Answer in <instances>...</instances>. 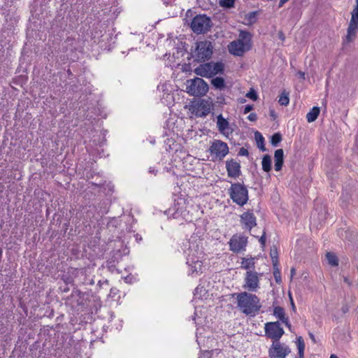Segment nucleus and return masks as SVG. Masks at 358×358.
Instances as JSON below:
<instances>
[{"mask_svg": "<svg viewBox=\"0 0 358 358\" xmlns=\"http://www.w3.org/2000/svg\"><path fill=\"white\" fill-rule=\"evenodd\" d=\"M234 296H236L237 308L242 313L252 317L258 314L262 304L257 296L250 292L236 293Z\"/></svg>", "mask_w": 358, "mask_h": 358, "instance_id": "1", "label": "nucleus"}, {"mask_svg": "<svg viewBox=\"0 0 358 358\" xmlns=\"http://www.w3.org/2000/svg\"><path fill=\"white\" fill-rule=\"evenodd\" d=\"M186 264L188 267L187 275L196 277L203 272V265L201 261L202 251H199L198 245H190L186 252Z\"/></svg>", "mask_w": 358, "mask_h": 358, "instance_id": "2", "label": "nucleus"}, {"mask_svg": "<svg viewBox=\"0 0 358 358\" xmlns=\"http://www.w3.org/2000/svg\"><path fill=\"white\" fill-rule=\"evenodd\" d=\"M252 48V36L247 31H241L238 38L229 43V52L234 55L241 57Z\"/></svg>", "mask_w": 358, "mask_h": 358, "instance_id": "3", "label": "nucleus"}, {"mask_svg": "<svg viewBox=\"0 0 358 358\" xmlns=\"http://www.w3.org/2000/svg\"><path fill=\"white\" fill-rule=\"evenodd\" d=\"M165 213L168 216L172 217L174 219L181 218L186 221L192 220L188 201L185 197L177 196L174 199L173 204Z\"/></svg>", "mask_w": 358, "mask_h": 358, "instance_id": "4", "label": "nucleus"}, {"mask_svg": "<svg viewBox=\"0 0 358 358\" xmlns=\"http://www.w3.org/2000/svg\"><path fill=\"white\" fill-rule=\"evenodd\" d=\"M228 193L232 201L240 206H243L248 201V189L244 184L231 183Z\"/></svg>", "mask_w": 358, "mask_h": 358, "instance_id": "5", "label": "nucleus"}, {"mask_svg": "<svg viewBox=\"0 0 358 358\" xmlns=\"http://www.w3.org/2000/svg\"><path fill=\"white\" fill-rule=\"evenodd\" d=\"M224 64L222 62H208L200 64L194 69V73L201 77L210 78L223 73Z\"/></svg>", "mask_w": 358, "mask_h": 358, "instance_id": "6", "label": "nucleus"}, {"mask_svg": "<svg viewBox=\"0 0 358 358\" xmlns=\"http://www.w3.org/2000/svg\"><path fill=\"white\" fill-rule=\"evenodd\" d=\"M187 92L194 96H203L208 91V85L201 78L189 79L186 83Z\"/></svg>", "mask_w": 358, "mask_h": 358, "instance_id": "7", "label": "nucleus"}, {"mask_svg": "<svg viewBox=\"0 0 358 358\" xmlns=\"http://www.w3.org/2000/svg\"><path fill=\"white\" fill-rule=\"evenodd\" d=\"M213 54V46L210 41H203L196 43L195 50L192 52V57L197 62H204L210 58Z\"/></svg>", "mask_w": 358, "mask_h": 358, "instance_id": "8", "label": "nucleus"}, {"mask_svg": "<svg viewBox=\"0 0 358 358\" xmlns=\"http://www.w3.org/2000/svg\"><path fill=\"white\" fill-rule=\"evenodd\" d=\"M212 26V22L206 15H197L192 20L191 29L196 34L208 31Z\"/></svg>", "mask_w": 358, "mask_h": 358, "instance_id": "9", "label": "nucleus"}, {"mask_svg": "<svg viewBox=\"0 0 358 358\" xmlns=\"http://www.w3.org/2000/svg\"><path fill=\"white\" fill-rule=\"evenodd\" d=\"M262 273L255 271H247L244 276L243 287L250 292H256L260 288L259 278Z\"/></svg>", "mask_w": 358, "mask_h": 358, "instance_id": "10", "label": "nucleus"}, {"mask_svg": "<svg viewBox=\"0 0 358 358\" xmlns=\"http://www.w3.org/2000/svg\"><path fill=\"white\" fill-rule=\"evenodd\" d=\"M358 31V0H356V5L351 12V19L347 29V35L345 36V42H352Z\"/></svg>", "mask_w": 358, "mask_h": 358, "instance_id": "11", "label": "nucleus"}, {"mask_svg": "<svg viewBox=\"0 0 358 358\" xmlns=\"http://www.w3.org/2000/svg\"><path fill=\"white\" fill-rule=\"evenodd\" d=\"M248 245V237L241 234H236L229 241V250L234 253L245 251Z\"/></svg>", "mask_w": 358, "mask_h": 358, "instance_id": "12", "label": "nucleus"}, {"mask_svg": "<svg viewBox=\"0 0 358 358\" xmlns=\"http://www.w3.org/2000/svg\"><path fill=\"white\" fill-rule=\"evenodd\" d=\"M69 301H70L71 308L77 312V315H79V313L83 311L86 302L85 294L78 289L73 290Z\"/></svg>", "mask_w": 358, "mask_h": 358, "instance_id": "13", "label": "nucleus"}, {"mask_svg": "<svg viewBox=\"0 0 358 358\" xmlns=\"http://www.w3.org/2000/svg\"><path fill=\"white\" fill-rule=\"evenodd\" d=\"M208 151L215 156V159L222 160L228 155L229 147L226 143L220 140H215L209 148Z\"/></svg>", "mask_w": 358, "mask_h": 358, "instance_id": "14", "label": "nucleus"}, {"mask_svg": "<svg viewBox=\"0 0 358 358\" xmlns=\"http://www.w3.org/2000/svg\"><path fill=\"white\" fill-rule=\"evenodd\" d=\"M290 352V348L279 341H273L268 350L270 358H285Z\"/></svg>", "mask_w": 358, "mask_h": 358, "instance_id": "15", "label": "nucleus"}, {"mask_svg": "<svg viewBox=\"0 0 358 358\" xmlns=\"http://www.w3.org/2000/svg\"><path fill=\"white\" fill-rule=\"evenodd\" d=\"M107 204V202L102 201L99 203L100 206L99 207L95 206H90V209L86 212V217L90 218L92 222L99 221L102 216L108 213Z\"/></svg>", "mask_w": 358, "mask_h": 358, "instance_id": "16", "label": "nucleus"}, {"mask_svg": "<svg viewBox=\"0 0 358 358\" xmlns=\"http://www.w3.org/2000/svg\"><path fill=\"white\" fill-rule=\"evenodd\" d=\"M264 329L266 335L275 342L279 341V339L284 334V330L279 322H267L265 324Z\"/></svg>", "mask_w": 358, "mask_h": 358, "instance_id": "17", "label": "nucleus"}, {"mask_svg": "<svg viewBox=\"0 0 358 358\" xmlns=\"http://www.w3.org/2000/svg\"><path fill=\"white\" fill-rule=\"evenodd\" d=\"M240 222L243 229L250 231L257 225V218L252 210H248L240 215Z\"/></svg>", "mask_w": 358, "mask_h": 358, "instance_id": "18", "label": "nucleus"}, {"mask_svg": "<svg viewBox=\"0 0 358 358\" xmlns=\"http://www.w3.org/2000/svg\"><path fill=\"white\" fill-rule=\"evenodd\" d=\"M226 169L228 176L231 178H236L241 173L240 164L234 159L227 161Z\"/></svg>", "mask_w": 358, "mask_h": 358, "instance_id": "19", "label": "nucleus"}, {"mask_svg": "<svg viewBox=\"0 0 358 358\" xmlns=\"http://www.w3.org/2000/svg\"><path fill=\"white\" fill-rule=\"evenodd\" d=\"M217 127L219 131L227 137L233 132V130L229 127V122L221 114L217 117Z\"/></svg>", "mask_w": 358, "mask_h": 358, "instance_id": "20", "label": "nucleus"}, {"mask_svg": "<svg viewBox=\"0 0 358 358\" xmlns=\"http://www.w3.org/2000/svg\"><path fill=\"white\" fill-rule=\"evenodd\" d=\"M106 133L105 130H94V134L90 137L92 144L90 146L102 147L106 141Z\"/></svg>", "mask_w": 358, "mask_h": 358, "instance_id": "21", "label": "nucleus"}, {"mask_svg": "<svg viewBox=\"0 0 358 358\" xmlns=\"http://www.w3.org/2000/svg\"><path fill=\"white\" fill-rule=\"evenodd\" d=\"M85 96L82 98L80 96L79 97V111L80 113H87V117H89V120H90L92 117V115H90V113L96 114L97 111L99 110V108L94 106L92 103H90L89 106H86L85 105L83 104V101H85Z\"/></svg>", "mask_w": 358, "mask_h": 358, "instance_id": "22", "label": "nucleus"}, {"mask_svg": "<svg viewBox=\"0 0 358 358\" xmlns=\"http://www.w3.org/2000/svg\"><path fill=\"white\" fill-rule=\"evenodd\" d=\"M274 168L276 171H280L284 164V151L282 149H278L274 152Z\"/></svg>", "mask_w": 358, "mask_h": 358, "instance_id": "23", "label": "nucleus"}, {"mask_svg": "<svg viewBox=\"0 0 358 358\" xmlns=\"http://www.w3.org/2000/svg\"><path fill=\"white\" fill-rule=\"evenodd\" d=\"M73 271L76 272V280H73L74 282L86 285H93L94 283L92 279H85V271L83 269H76Z\"/></svg>", "mask_w": 358, "mask_h": 358, "instance_id": "24", "label": "nucleus"}, {"mask_svg": "<svg viewBox=\"0 0 358 358\" xmlns=\"http://www.w3.org/2000/svg\"><path fill=\"white\" fill-rule=\"evenodd\" d=\"M193 111L197 117H206L210 113L209 107L203 103H196L193 106Z\"/></svg>", "mask_w": 358, "mask_h": 358, "instance_id": "25", "label": "nucleus"}, {"mask_svg": "<svg viewBox=\"0 0 358 358\" xmlns=\"http://www.w3.org/2000/svg\"><path fill=\"white\" fill-rule=\"evenodd\" d=\"M273 315L278 318L282 323L285 324L289 329L291 328L288 317H285V310L280 306H276L273 310Z\"/></svg>", "mask_w": 358, "mask_h": 358, "instance_id": "26", "label": "nucleus"}, {"mask_svg": "<svg viewBox=\"0 0 358 358\" xmlns=\"http://www.w3.org/2000/svg\"><path fill=\"white\" fill-rule=\"evenodd\" d=\"M255 259L254 257L243 258L241 261V268L247 271H255Z\"/></svg>", "mask_w": 358, "mask_h": 358, "instance_id": "27", "label": "nucleus"}, {"mask_svg": "<svg viewBox=\"0 0 358 358\" xmlns=\"http://www.w3.org/2000/svg\"><path fill=\"white\" fill-rule=\"evenodd\" d=\"M211 85L213 87L219 90H222L225 88V81L222 77H215L211 80Z\"/></svg>", "mask_w": 358, "mask_h": 358, "instance_id": "28", "label": "nucleus"}, {"mask_svg": "<svg viewBox=\"0 0 358 358\" xmlns=\"http://www.w3.org/2000/svg\"><path fill=\"white\" fill-rule=\"evenodd\" d=\"M320 109L318 106H314L306 115V119L308 122H313L317 118Z\"/></svg>", "mask_w": 358, "mask_h": 358, "instance_id": "29", "label": "nucleus"}, {"mask_svg": "<svg viewBox=\"0 0 358 358\" xmlns=\"http://www.w3.org/2000/svg\"><path fill=\"white\" fill-rule=\"evenodd\" d=\"M262 170L269 172L271 170V158L268 155H265L262 161Z\"/></svg>", "mask_w": 358, "mask_h": 358, "instance_id": "30", "label": "nucleus"}, {"mask_svg": "<svg viewBox=\"0 0 358 358\" xmlns=\"http://www.w3.org/2000/svg\"><path fill=\"white\" fill-rule=\"evenodd\" d=\"M255 137L259 149L263 152L266 151V148L264 145V138L261 134V133L259 131H256L255 133Z\"/></svg>", "mask_w": 358, "mask_h": 358, "instance_id": "31", "label": "nucleus"}, {"mask_svg": "<svg viewBox=\"0 0 358 358\" xmlns=\"http://www.w3.org/2000/svg\"><path fill=\"white\" fill-rule=\"evenodd\" d=\"M296 345L299 351V358H303L304 357V350H305V343L303 338L301 336H299L296 338Z\"/></svg>", "mask_w": 358, "mask_h": 358, "instance_id": "32", "label": "nucleus"}, {"mask_svg": "<svg viewBox=\"0 0 358 358\" xmlns=\"http://www.w3.org/2000/svg\"><path fill=\"white\" fill-rule=\"evenodd\" d=\"M326 257L328 262V264L331 266H337L338 265V259L336 255L333 252H327L326 254Z\"/></svg>", "mask_w": 358, "mask_h": 358, "instance_id": "33", "label": "nucleus"}, {"mask_svg": "<svg viewBox=\"0 0 358 358\" xmlns=\"http://www.w3.org/2000/svg\"><path fill=\"white\" fill-rule=\"evenodd\" d=\"M278 102L281 106H287L289 103V92L284 90L279 96Z\"/></svg>", "mask_w": 358, "mask_h": 358, "instance_id": "34", "label": "nucleus"}, {"mask_svg": "<svg viewBox=\"0 0 358 358\" xmlns=\"http://www.w3.org/2000/svg\"><path fill=\"white\" fill-rule=\"evenodd\" d=\"M207 294V291L205 288L203 287H201L200 285L197 286L194 292V295L195 298L198 299H202L203 296H205Z\"/></svg>", "mask_w": 358, "mask_h": 358, "instance_id": "35", "label": "nucleus"}, {"mask_svg": "<svg viewBox=\"0 0 358 358\" xmlns=\"http://www.w3.org/2000/svg\"><path fill=\"white\" fill-rule=\"evenodd\" d=\"M282 141V135L279 133H275L271 136V143L273 146L276 147Z\"/></svg>", "mask_w": 358, "mask_h": 358, "instance_id": "36", "label": "nucleus"}, {"mask_svg": "<svg viewBox=\"0 0 358 358\" xmlns=\"http://www.w3.org/2000/svg\"><path fill=\"white\" fill-rule=\"evenodd\" d=\"M235 0H220V6L223 8H231L234 6Z\"/></svg>", "mask_w": 358, "mask_h": 358, "instance_id": "37", "label": "nucleus"}, {"mask_svg": "<svg viewBox=\"0 0 358 358\" xmlns=\"http://www.w3.org/2000/svg\"><path fill=\"white\" fill-rule=\"evenodd\" d=\"M273 276L275 278V280L277 283L281 282V275H280V271L278 268V265L273 266Z\"/></svg>", "mask_w": 358, "mask_h": 358, "instance_id": "38", "label": "nucleus"}, {"mask_svg": "<svg viewBox=\"0 0 358 358\" xmlns=\"http://www.w3.org/2000/svg\"><path fill=\"white\" fill-rule=\"evenodd\" d=\"M83 51H82V49L81 48H79V49H76L75 51H71V54H70V59L72 61V62H76L77 61L78 59H79V55L82 54Z\"/></svg>", "mask_w": 358, "mask_h": 358, "instance_id": "39", "label": "nucleus"}, {"mask_svg": "<svg viewBox=\"0 0 358 358\" xmlns=\"http://www.w3.org/2000/svg\"><path fill=\"white\" fill-rule=\"evenodd\" d=\"M270 256L272 259L273 266L278 265V252L276 250H271L270 252Z\"/></svg>", "mask_w": 358, "mask_h": 358, "instance_id": "40", "label": "nucleus"}, {"mask_svg": "<svg viewBox=\"0 0 358 358\" xmlns=\"http://www.w3.org/2000/svg\"><path fill=\"white\" fill-rule=\"evenodd\" d=\"M245 96L253 101H256L257 99V92L253 89H250Z\"/></svg>", "mask_w": 358, "mask_h": 358, "instance_id": "41", "label": "nucleus"}, {"mask_svg": "<svg viewBox=\"0 0 358 358\" xmlns=\"http://www.w3.org/2000/svg\"><path fill=\"white\" fill-rule=\"evenodd\" d=\"M90 183H91L92 185H94L96 187H100L103 185L104 180L101 178L99 180H96V181H94V182L92 181V182H90Z\"/></svg>", "mask_w": 358, "mask_h": 358, "instance_id": "42", "label": "nucleus"}, {"mask_svg": "<svg viewBox=\"0 0 358 358\" xmlns=\"http://www.w3.org/2000/svg\"><path fill=\"white\" fill-rule=\"evenodd\" d=\"M238 155L239 156H246V157H248L249 155V152H248V150L246 148H241L239 150Z\"/></svg>", "mask_w": 358, "mask_h": 358, "instance_id": "43", "label": "nucleus"}, {"mask_svg": "<svg viewBox=\"0 0 358 358\" xmlns=\"http://www.w3.org/2000/svg\"><path fill=\"white\" fill-rule=\"evenodd\" d=\"M259 241L262 246L265 245L266 243V232L264 231L262 236L259 238Z\"/></svg>", "mask_w": 358, "mask_h": 358, "instance_id": "44", "label": "nucleus"}, {"mask_svg": "<svg viewBox=\"0 0 358 358\" xmlns=\"http://www.w3.org/2000/svg\"><path fill=\"white\" fill-rule=\"evenodd\" d=\"M248 119L250 120V121H256L257 119V115L256 113H250L248 116Z\"/></svg>", "mask_w": 358, "mask_h": 358, "instance_id": "45", "label": "nucleus"}, {"mask_svg": "<svg viewBox=\"0 0 358 358\" xmlns=\"http://www.w3.org/2000/svg\"><path fill=\"white\" fill-rule=\"evenodd\" d=\"M252 109H253L252 105H247V106H245V107L244 108L243 113L247 114L249 112H250Z\"/></svg>", "mask_w": 358, "mask_h": 358, "instance_id": "46", "label": "nucleus"}, {"mask_svg": "<svg viewBox=\"0 0 358 358\" xmlns=\"http://www.w3.org/2000/svg\"><path fill=\"white\" fill-rule=\"evenodd\" d=\"M256 14H257V12L254 11V12H250V13H248V19L249 20H251V19H254L256 17Z\"/></svg>", "mask_w": 358, "mask_h": 358, "instance_id": "47", "label": "nucleus"}, {"mask_svg": "<svg viewBox=\"0 0 358 358\" xmlns=\"http://www.w3.org/2000/svg\"><path fill=\"white\" fill-rule=\"evenodd\" d=\"M157 172H158V171L155 167H150L149 173H152L155 176H156Z\"/></svg>", "mask_w": 358, "mask_h": 358, "instance_id": "48", "label": "nucleus"}, {"mask_svg": "<svg viewBox=\"0 0 358 358\" xmlns=\"http://www.w3.org/2000/svg\"><path fill=\"white\" fill-rule=\"evenodd\" d=\"M297 75L299 76V77L301 80H305V78H305V73H304V72H303V71H299V72L297 73Z\"/></svg>", "mask_w": 358, "mask_h": 358, "instance_id": "49", "label": "nucleus"}, {"mask_svg": "<svg viewBox=\"0 0 358 358\" xmlns=\"http://www.w3.org/2000/svg\"><path fill=\"white\" fill-rule=\"evenodd\" d=\"M164 3L166 4V6H169V5H172L174 2H175V0H162Z\"/></svg>", "mask_w": 358, "mask_h": 358, "instance_id": "50", "label": "nucleus"}, {"mask_svg": "<svg viewBox=\"0 0 358 358\" xmlns=\"http://www.w3.org/2000/svg\"><path fill=\"white\" fill-rule=\"evenodd\" d=\"M308 335H309V337L310 338V339L312 340V341L313 343H316V340H315V337L314 334L311 332H309Z\"/></svg>", "mask_w": 358, "mask_h": 358, "instance_id": "51", "label": "nucleus"}, {"mask_svg": "<svg viewBox=\"0 0 358 358\" xmlns=\"http://www.w3.org/2000/svg\"><path fill=\"white\" fill-rule=\"evenodd\" d=\"M289 0H280L278 7L281 8L285 3L289 1Z\"/></svg>", "mask_w": 358, "mask_h": 358, "instance_id": "52", "label": "nucleus"}, {"mask_svg": "<svg viewBox=\"0 0 358 358\" xmlns=\"http://www.w3.org/2000/svg\"><path fill=\"white\" fill-rule=\"evenodd\" d=\"M78 321V320L77 319V317H76L75 319H71V323L72 324H74L75 323H77Z\"/></svg>", "mask_w": 358, "mask_h": 358, "instance_id": "53", "label": "nucleus"}, {"mask_svg": "<svg viewBox=\"0 0 358 358\" xmlns=\"http://www.w3.org/2000/svg\"><path fill=\"white\" fill-rule=\"evenodd\" d=\"M68 75H69V80H73V78H71L73 76V74L71 73L69 69Z\"/></svg>", "mask_w": 358, "mask_h": 358, "instance_id": "54", "label": "nucleus"}, {"mask_svg": "<svg viewBox=\"0 0 358 358\" xmlns=\"http://www.w3.org/2000/svg\"><path fill=\"white\" fill-rule=\"evenodd\" d=\"M315 216V213H312L311 216H310L311 223L313 222Z\"/></svg>", "mask_w": 358, "mask_h": 358, "instance_id": "55", "label": "nucleus"}, {"mask_svg": "<svg viewBox=\"0 0 358 358\" xmlns=\"http://www.w3.org/2000/svg\"><path fill=\"white\" fill-rule=\"evenodd\" d=\"M291 304H292V307L293 310H295L296 307L294 303L293 299L292 298H291Z\"/></svg>", "mask_w": 358, "mask_h": 358, "instance_id": "56", "label": "nucleus"}, {"mask_svg": "<svg viewBox=\"0 0 358 358\" xmlns=\"http://www.w3.org/2000/svg\"><path fill=\"white\" fill-rule=\"evenodd\" d=\"M342 310L344 313H347L348 310V307H343Z\"/></svg>", "mask_w": 358, "mask_h": 358, "instance_id": "57", "label": "nucleus"}, {"mask_svg": "<svg viewBox=\"0 0 358 358\" xmlns=\"http://www.w3.org/2000/svg\"><path fill=\"white\" fill-rule=\"evenodd\" d=\"M295 274V269L292 268L291 269V275L293 276Z\"/></svg>", "mask_w": 358, "mask_h": 358, "instance_id": "58", "label": "nucleus"}, {"mask_svg": "<svg viewBox=\"0 0 358 358\" xmlns=\"http://www.w3.org/2000/svg\"><path fill=\"white\" fill-rule=\"evenodd\" d=\"M280 38H281L282 40L285 39V36H283V34L282 33L280 34Z\"/></svg>", "mask_w": 358, "mask_h": 358, "instance_id": "59", "label": "nucleus"}, {"mask_svg": "<svg viewBox=\"0 0 358 358\" xmlns=\"http://www.w3.org/2000/svg\"><path fill=\"white\" fill-rule=\"evenodd\" d=\"M330 358H338V357L336 355H331L330 356Z\"/></svg>", "mask_w": 358, "mask_h": 358, "instance_id": "60", "label": "nucleus"}, {"mask_svg": "<svg viewBox=\"0 0 358 358\" xmlns=\"http://www.w3.org/2000/svg\"><path fill=\"white\" fill-rule=\"evenodd\" d=\"M129 276H127V277L124 278V280H125V281H126L127 282L129 281Z\"/></svg>", "mask_w": 358, "mask_h": 358, "instance_id": "61", "label": "nucleus"}, {"mask_svg": "<svg viewBox=\"0 0 358 358\" xmlns=\"http://www.w3.org/2000/svg\"><path fill=\"white\" fill-rule=\"evenodd\" d=\"M271 115L273 117V118L275 117L274 112L273 110L271 111Z\"/></svg>", "mask_w": 358, "mask_h": 358, "instance_id": "62", "label": "nucleus"}, {"mask_svg": "<svg viewBox=\"0 0 358 358\" xmlns=\"http://www.w3.org/2000/svg\"><path fill=\"white\" fill-rule=\"evenodd\" d=\"M196 313H195L194 315L192 316V320H196Z\"/></svg>", "mask_w": 358, "mask_h": 358, "instance_id": "63", "label": "nucleus"}, {"mask_svg": "<svg viewBox=\"0 0 358 358\" xmlns=\"http://www.w3.org/2000/svg\"><path fill=\"white\" fill-rule=\"evenodd\" d=\"M344 281H345V282H347V283L350 284V282H348V279H347L346 278H345Z\"/></svg>", "mask_w": 358, "mask_h": 358, "instance_id": "64", "label": "nucleus"}]
</instances>
